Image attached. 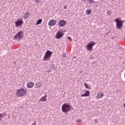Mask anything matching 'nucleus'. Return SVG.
Returning a JSON list of instances; mask_svg holds the SVG:
<instances>
[{
	"instance_id": "obj_12",
	"label": "nucleus",
	"mask_w": 125,
	"mask_h": 125,
	"mask_svg": "<svg viewBox=\"0 0 125 125\" xmlns=\"http://www.w3.org/2000/svg\"><path fill=\"white\" fill-rule=\"evenodd\" d=\"M34 85H35V83L32 82H30L27 83L26 87L27 88H32Z\"/></svg>"
},
{
	"instance_id": "obj_3",
	"label": "nucleus",
	"mask_w": 125,
	"mask_h": 125,
	"mask_svg": "<svg viewBox=\"0 0 125 125\" xmlns=\"http://www.w3.org/2000/svg\"><path fill=\"white\" fill-rule=\"evenodd\" d=\"M52 56V52L50 50H47L45 53L44 57L43 58V61H49L50 58Z\"/></svg>"
},
{
	"instance_id": "obj_5",
	"label": "nucleus",
	"mask_w": 125,
	"mask_h": 125,
	"mask_svg": "<svg viewBox=\"0 0 125 125\" xmlns=\"http://www.w3.org/2000/svg\"><path fill=\"white\" fill-rule=\"evenodd\" d=\"M24 37V31H19L18 33L15 36L14 39L16 40H22V38Z\"/></svg>"
},
{
	"instance_id": "obj_6",
	"label": "nucleus",
	"mask_w": 125,
	"mask_h": 125,
	"mask_svg": "<svg viewBox=\"0 0 125 125\" xmlns=\"http://www.w3.org/2000/svg\"><path fill=\"white\" fill-rule=\"evenodd\" d=\"M90 95V92L87 90H83L81 93L82 97H85Z\"/></svg>"
},
{
	"instance_id": "obj_23",
	"label": "nucleus",
	"mask_w": 125,
	"mask_h": 125,
	"mask_svg": "<svg viewBox=\"0 0 125 125\" xmlns=\"http://www.w3.org/2000/svg\"><path fill=\"white\" fill-rule=\"evenodd\" d=\"M76 122H77V123H82V120L81 119H77Z\"/></svg>"
},
{
	"instance_id": "obj_26",
	"label": "nucleus",
	"mask_w": 125,
	"mask_h": 125,
	"mask_svg": "<svg viewBox=\"0 0 125 125\" xmlns=\"http://www.w3.org/2000/svg\"><path fill=\"white\" fill-rule=\"evenodd\" d=\"M32 125H36V123H35L34 124H33Z\"/></svg>"
},
{
	"instance_id": "obj_14",
	"label": "nucleus",
	"mask_w": 125,
	"mask_h": 125,
	"mask_svg": "<svg viewBox=\"0 0 125 125\" xmlns=\"http://www.w3.org/2000/svg\"><path fill=\"white\" fill-rule=\"evenodd\" d=\"M91 12H92V11L90 9H88L86 10V15H90V14H91Z\"/></svg>"
},
{
	"instance_id": "obj_17",
	"label": "nucleus",
	"mask_w": 125,
	"mask_h": 125,
	"mask_svg": "<svg viewBox=\"0 0 125 125\" xmlns=\"http://www.w3.org/2000/svg\"><path fill=\"white\" fill-rule=\"evenodd\" d=\"M30 16V14L29 13H26L23 17L24 19H27Z\"/></svg>"
},
{
	"instance_id": "obj_8",
	"label": "nucleus",
	"mask_w": 125,
	"mask_h": 125,
	"mask_svg": "<svg viewBox=\"0 0 125 125\" xmlns=\"http://www.w3.org/2000/svg\"><path fill=\"white\" fill-rule=\"evenodd\" d=\"M95 44H96V42H93L91 43H88L86 46L87 50H89V51L91 50L93 47V46L95 45Z\"/></svg>"
},
{
	"instance_id": "obj_20",
	"label": "nucleus",
	"mask_w": 125,
	"mask_h": 125,
	"mask_svg": "<svg viewBox=\"0 0 125 125\" xmlns=\"http://www.w3.org/2000/svg\"><path fill=\"white\" fill-rule=\"evenodd\" d=\"M89 3H95V1L93 0H87Z\"/></svg>"
},
{
	"instance_id": "obj_19",
	"label": "nucleus",
	"mask_w": 125,
	"mask_h": 125,
	"mask_svg": "<svg viewBox=\"0 0 125 125\" xmlns=\"http://www.w3.org/2000/svg\"><path fill=\"white\" fill-rule=\"evenodd\" d=\"M112 13H113V12L112 11V10H109L107 11V15H111V14H112Z\"/></svg>"
},
{
	"instance_id": "obj_10",
	"label": "nucleus",
	"mask_w": 125,
	"mask_h": 125,
	"mask_svg": "<svg viewBox=\"0 0 125 125\" xmlns=\"http://www.w3.org/2000/svg\"><path fill=\"white\" fill-rule=\"evenodd\" d=\"M48 25L49 26H55V25H56V21L54 20H51L49 21Z\"/></svg>"
},
{
	"instance_id": "obj_24",
	"label": "nucleus",
	"mask_w": 125,
	"mask_h": 125,
	"mask_svg": "<svg viewBox=\"0 0 125 125\" xmlns=\"http://www.w3.org/2000/svg\"><path fill=\"white\" fill-rule=\"evenodd\" d=\"M62 57H63V58H65V57H66V54L64 53L62 54Z\"/></svg>"
},
{
	"instance_id": "obj_15",
	"label": "nucleus",
	"mask_w": 125,
	"mask_h": 125,
	"mask_svg": "<svg viewBox=\"0 0 125 125\" xmlns=\"http://www.w3.org/2000/svg\"><path fill=\"white\" fill-rule=\"evenodd\" d=\"M46 97H47V96L45 95V96L41 98L39 101H42L43 102H44V101H46Z\"/></svg>"
},
{
	"instance_id": "obj_22",
	"label": "nucleus",
	"mask_w": 125,
	"mask_h": 125,
	"mask_svg": "<svg viewBox=\"0 0 125 125\" xmlns=\"http://www.w3.org/2000/svg\"><path fill=\"white\" fill-rule=\"evenodd\" d=\"M67 40L70 41V42H72V38H71V37H67Z\"/></svg>"
},
{
	"instance_id": "obj_16",
	"label": "nucleus",
	"mask_w": 125,
	"mask_h": 125,
	"mask_svg": "<svg viewBox=\"0 0 125 125\" xmlns=\"http://www.w3.org/2000/svg\"><path fill=\"white\" fill-rule=\"evenodd\" d=\"M84 86H85V88L87 89H91V87L90 85H88L86 83H84Z\"/></svg>"
},
{
	"instance_id": "obj_13",
	"label": "nucleus",
	"mask_w": 125,
	"mask_h": 125,
	"mask_svg": "<svg viewBox=\"0 0 125 125\" xmlns=\"http://www.w3.org/2000/svg\"><path fill=\"white\" fill-rule=\"evenodd\" d=\"M103 96H104V93L103 92H99L97 94L96 97H97V98L99 99L100 98H102V97H103Z\"/></svg>"
},
{
	"instance_id": "obj_7",
	"label": "nucleus",
	"mask_w": 125,
	"mask_h": 125,
	"mask_svg": "<svg viewBox=\"0 0 125 125\" xmlns=\"http://www.w3.org/2000/svg\"><path fill=\"white\" fill-rule=\"evenodd\" d=\"M16 27H21L23 24H24V21H23V19H21V20H18L15 22Z\"/></svg>"
},
{
	"instance_id": "obj_18",
	"label": "nucleus",
	"mask_w": 125,
	"mask_h": 125,
	"mask_svg": "<svg viewBox=\"0 0 125 125\" xmlns=\"http://www.w3.org/2000/svg\"><path fill=\"white\" fill-rule=\"evenodd\" d=\"M42 22V20L40 19L38 21H37V22L36 23V25H40Z\"/></svg>"
},
{
	"instance_id": "obj_1",
	"label": "nucleus",
	"mask_w": 125,
	"mask_h": 125,
	"mask_svg": "<svg viewBox=\"0 0 125 125\" xmlns=\"http://www.w3.org/2000/svg\"><path fill=\"white\" fill-rule=\"evenodd\" d=\"M26 93L27 91L26 89L21 88L16 91V94L18 97H22L24 96Z\"/></svg>"
},
{
	"instance_id": "obj_2",
	"label": "nucleus",
	"mask_w": 125,
	"mask_h": 125,
	"mask_svg": "<svg viewBox=\"0 0 125 125\" xmlns=\"http://www.w3.org/2000/svg\"><path fill=\"white\" fill-rule=\"evenodd\" d=\"M121 18H117L114 20L115 22H116V27L117 29H119V30H121L122 28H123V25H124V22L125 21H121Z\"/></svg>"
},
{
	"instance_id": "obj_25",
	"label": "nucleus",
	"mask_w": 125,
	"mask_h": 125,
	"mask_svg": "<svg viewBox=\"0 0 125 125\" xmlns=\"http://www.w3.org/2000/svg\"><path fill=\"white\" fill-rule=\"evenodd\" d=\"M63 9H67V6H64Z\"/></svg>"
},
{
	"instance_id": "obj_4",
	"label": "nucleus",
	"mask_w": 125,
	"mask_h": 125,
	"mask_svg": "<svg viewBox=\"0 0 125 125\" xmlns=\"http://www.w3.org/2000/svg\"><path fill=\"white\" fill-rule=\"evenodd\" d=\"M71 110V105L68 104L67 103H64L62 107V111L64 113H66L67 112H70Z\"/></svg>"
},
{
	"instance_id": "obj_21",
	"label": "nucleus",
	"mask_w": 125,
	"mask_h": 125,
	"mask_svg": "<svg viewBox=\"0 0 125 125\" xmlns=\"http://www.w3.org/2000/svg\"><path fill=\"white\" fill-rule=\"evenodd\" d=\"M42 0H34V2H36V3H39V2H41Z\"/></svg>"
},
{
	"instance_id": "obj_9",
	"label": "nucleus",
	"mask_w": 125,
	"mask_h": 125,
	"mask_svg": "<svg viewBox=\"0 0 125 125\" xmlns=\"http://www.w3.org/2000/svg\"><path fill=\"white\" fill-rule=\"evenodd\" d=\"M66 24H67V21H65L64 20H61L59 23V27H64Z\"/></svg>"
},
{
	"instance_id": "obj_11",
	"label": "nucleus",
	"mask_w": 125,
	"mask_h": 125,
	"mask_svg": "<svg viewBox=\"0 0 125 125\" xmlns=\"http://www.w3.org/2000/svg\"><path fill=\"white\" fill-rule=\"evenodd\" d=\"M63 37V33L61 31H58L56 35V38L57 39H61Z\"/></svg>"
}]
</instances>
